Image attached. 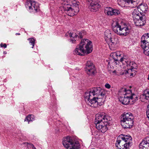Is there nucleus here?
Listing matches in <instances>:
<instances>
[{
	"mask_svg": "<svg viewBox=\"0 0 149 149\" xmlns=\"http://www.w3.org/2000/svg\"><path fill=\"white\" fill-rule=\"evenodd\" d=\"M111 119V117L104 113L96 114L95 123L96 128L102 133H104L108 130Z\"/></svg>",
	"mask_w": 149,
	"mask_h": 149,
	"instance_id": "1",
	"label": "nucleus"
},
{
	"mask_svg": "<svg viewBox=\"0 0 149 149\" xmlns=\"http://www.w3.org/2000/svg\"><path fill=\"white\" fill-rule=\"evenodd\" d=\"M61 4L65 13L70 16L77 14L79 11V2L77 0H62Z\"/></svg>",
	"mask_w": 149,
	"mask_h": 149,
	"instance_id": "2",
	"label": "nucleus"
},
{
	"mask_svg": "<svg viewBox=\"0 0 149 149\" xmlns=\"http://www.w3.org/2000/svg\"><path fill=\"white\" fill-rule=\"evenodd\" d=\"M113 31L116 34L120 36H126L128 35L131 28L128 24L117 19L113 20L111 24Z\"/></svg>",
	"mask_w": 149,
	"mask_h": 149,
	"instance_id": "3",
	"label": "nucleus"
},
{
	"mask_svg": "<svg viewBox=\"0 0 149 149\" xmlns=\"http://www.w3.org/2000/svg\"><path fill=\"white\" fill-rule=\"evenodd\" d=\"M93 47L91 41L87 39H83L76 47L74 52V54L80 56H83L84 54H88L92 52Z\"/></svg>",
	"mask_w": 149,
	"mask_h": 149,
	"instance_id": "4",
	"label": "nucleus"
},
{
	"mask_svg": "<svg viewBox=\"0 0 149 149\" xmlns=\"http://www.w3.org/2000/svg\"><path fill=\"white\" fill-rule=\"evenodd\" d=\"M122 91H124L123 94L119 97V100L123 104H132L138 100V97L132 92L131 90L123 88Z\"/></svg>",
	"mask_w": 149,
	"mask_h": 149,
	"instance_id": "5",
	"label": "nucleus"
},
{
	"mask_svg": "<svg viewBox=\"0 0 149 149\" xmlns=\"http://www.w3.org/2000/svg\"><path fill=\"white\" fill-rule=\"evenodd\" d=\"M119 138L122 140L117 141L116 145L117 149H127L132 145V138L130 136L121 134Z\"/></svg>",
	"mask_w": 149,
	"mask_h": 149,
	"instance_id": "6",
	"label": "nucleus"
},
{
	"mask_svg": "<svg viewBox=\"0 0 149 149\" xmlns=\"http://www.w3.org/2000/svg\"><path fill=\"white\" fill-rule=\"evenodd\" d=\"M96 95L98 97L102 96L106 97L105 92L104 90L99 87L92 88L90 91L85 92L84 96L85 101L88 100L89 99L94 97Z\"/></svg>",
	"mask_w": 149,
	"mask_h": 149,
	"instance_id": "7",
	"label": "nucleus"
},
{
	"mask_svg": "<svg viewBox=\"0 0 149 149\" xmlns=\"http://www.w3.org/2000/svg\"><path fill=\"white\" fill-rule=\"evenodd\" d=\"M62 143L67 149H79L80 148V145L78 141H73L69 136L63 138Z\"/></svg>",
	"mask_w": 149,
	"mask_h": 149,
	"instance_id": "8",
	"label": "nucleus"
},
{
	"mask_svg": "<svg viewBox=\"0 0 149 149\" xmlns=\"http://www.w3.org/2000/svg\"><path fill=\"white\" fill-rule=\"evenodd\" d=\"M98 97H94L92 99H89L88 101H86L87 104L92 107H97L98 105L100 106L102 105V103L104 101V99L103 100V98L104 97L103 96Z\"/></svg>",
	"mask_w": 149,
	"mask_h": 149,
	"instance_id": "9",
	"label": "nucleus"
},
{
	"mask_svg": "<svg viewBox=\"0 0 149 149\" xmlns=\"http://www.w3.org/2000/svg\"><path fill=\"white\" fill-rule=\"evenodd\" d=\"M25 6L30 12L36 13L39 10V7L37 3L31 0H27Z\"/></svg>",
	"mask_w": 149,
	"mask_h": 149,
	"instance_id": "10",
	"label": "nucleus"
},
{
	"mask_svg": "<svg viewBox=\"0 0 149 149\" xmlns=\"http://www.w3.org/2000/svg\"><path fill=\"white\" fill-rule=\"evenodd\" d=\"M65 36L68 37H70L69 41L71 43H75L76 40L81 39L83 37L82 33L79 31L75 33H72L68 31L66 33Z\"/></svg>",
	"mask_w": 149,
	"mask_h": 149,
	"instance_id": "11",
	"label": "nucleus"
},
{
	"mask_svg": "<svg viewBox=\"0 0 149 149\" xmlns=\"http://www.w3.org/2000/svg\"><path fill=\"white\" fill-rule=\"evenodd\" d=\"M86 71L89 75H93L96 72L95 67L92 62L88 61L86 63Z\"/></svg>",
	"mask_w": 149,
	"mask_h": 149,
	"instance_id": "12",
	"label": "nucleus"
},
{
	"mask_svg": "<svg viewBox=\"0 0 149 149\" xmlns=\"http://www.w3.org/2000/svg\"><path fill=\"white\" fill-rule=\"evenodd\" d=\"M90 4L89 8L90 10L95 12L98 10L101 6L98 3L99 0H87Z\"/></svg>",
	"mask_w": 149,
	"mask_h": 149,
	"instance_id": "13",
	"label": "nucleus"
},
{
	"mask_svg": "<svg viewBox=\"0 0 149 149\" xmlns=\"http://www.w3.org/2000/svg\"><path fill=\"white\" fill-rule=\"evenodd\" d=\"M104 12L105 14L109 16L117 15L120 14V12L117 9H115L110 7H107L105 8Z\"/></svg>",
	"mask_w": 149,
	"mask_h": 149,
	"instance_id": "14",
	"label": "nucleus"
},
{
	"mask_svg": "<svg viewBox=\"0 0 149 149\" xmlns=\"http://www.w3.org/2000/svg\"><path fill=\"white\" fill-rule=\"evenodd\" d=\"M140 149H149V137H145L139 145Z\"/></svg>",
	"mask_w": 149,
	"mask_h": 149,
	"instance_id": "15",
	"label": "nucleus"
},
{
	"mask_svg": "<svg viewBox=\"0 0 149 149\" xmlns=\"http://www.w3.org/2000/svg\"><path fill=\"white\" fill-rule=\"evenodd\" d=\"M145 15L141 16L140 18L134 20L135 25L137 26H143L145 24L146 21Z\"/></svg>",
	"mask_w": 149,
	"mask_h": 149,
	"instance_id": "16",
	"label": "nucleus"
},
{
	"mask_svg": "<svg viewBox=\"0 0 149 149\" xmlns=\"http://www.w3.org/2000/svg\"><path fill=\"white\" fill-rule=\"evenodd\" d=\"M121 121L132 120H134V117L132 114L130 112H124L121 115Z\"/></svg>",
	"mask_w": 149,
	"mask_h": 149,
	"instance_id": "17",
	"label": "nucleus"
},
{
	"mask_svg": "<svg viewBox=\"0 0 149 149\" xmlns=\"http://www.w3.org/2000/svg\"><path fill=\"white\" fill-rule=\"evenodd\" d=\"M122 126L124 128H130L132 127L134 124V120H126L121 121Z\"/></svg>",
	"mask_w": 149,
	"mask_h": 149,
	"instance_id": "18",
	"label": "nucleus"
},
{
	"mask_svg": "<svg viewBox=\"0 0 149 149\" xmlns=\"http://www.w3.org/2000/svg\"><path fill=\"white\" fill-rule=\"evenodd\" d=\"M143 0H123V1L127 2L129 6L131 8H136L138 4L139 1L141 2Z\"/></svg>",
	"mask_w": 149,
	"mask_h": 149,
	"instance_id": "19",
	"label": "nucleus"
},
{
	"mask_svg": "<svg viewBox=\"0 0 149 149\" xmlns=\"http://www.w3.org/2000/svg\"><path fill=\"white\" fill-rule=\"evenodd\" d=\"M136 8H138L140 13L143 14L142 16H144L145 15L146 12L148 9V7L146 4H143L141 3Z\"/></svg>",
	"mask_w": 149,
	"mask_h": 149,
	"instance_id": "20",
	"label": "nucleus"
},
{
	"mask_svg": "<svg viewBox=\"0 0 149 149\" xmlns=\"http://www.w3.org/2000/svg\"><path fill=\"white\" fill-rule=\"evenodd\" d=\"M122 52L118 51L112 53L110 55V57L113 59L114 61H117L120 59Z\"/></svg>",
	"mask_w": 149,
	"mask_h": 149,
	"instance_id": "21",
	"label": "nucleus"
},
{
	"mask_svg": "<svg viewBox=\"0 0 149 149\" xmlns=\"http://www.w3.org/2000/svg\"><path fill=\"white\" fill-rule=\"evenodd\" d=\"M141 46L143 49L144 53L146 55L149 56V43L141 42Z\"/></svg>",
	"mask_w": 149,
	"mask_h": 149,
	"instance_id": "22",
	"label": "nucleus"
},
{
	"mask_svg": "<svg viewBox=\"0 0 149 149\" xmlns=\"http://www.w3.org/2000/svg\"><path fill=\"white\" fill-rule=\"evenodd\" d=\"M132 17L133 19V20L135 19H138L140 18L142 16V14L141 13H140L139 11L138 10V8H135L134 10L132 13Z\"/></svg>",
	"mask_w": 149,
	"mask_h": 149,
	"instance_id": "23",
	"label": "nucleus"
},
{
	"mask_svg": "<svg viewBox=\"0 0 149 149\" xmlns=\"http://www.w3.org/2000/svg\"><path fill=\"white\" fill-rule=\"evenodd\" d=\"M109 42H110L109 47H110V45H111V47H115V45L118 42V37L116 36L111 37L110 40H109Z\"/></svg>",
	"mask_w": 149,
	"mask_h": 149,
	"instance_id": "24",
	"label": "nucleus"
},
{
	"mask_svg": "<svg viewBox=\"0 0 149 149\" xmlns=\"http://www.w3.org/2000/svg\"><path fill=\"white\" fill-rule=\"evenodd\" d=\"M128 65V71H126L125 73H128L130 70L132 72L133 69H136L137 67V64L133 61H130Z\"/></svg>",
	"mask_w": 149,
	"mask_h": 149,
	"instance_id": "25",
	"label": "nucleus"
},
{
	"mask_svg": "<svg viewBox=\"0 0 149 149\" xmlns=\"http://www.w3.org/2000/svg\"><path fill=\"white\" fill-rule=\"evenodd\" d=\"M111 31L109 29L106 30L104 33V38L107 42H109L111 38Z\"/></svg>",
	"mask_w": 149,
	"mask_h": 149,
	"instance_id": "26",
	"label": "nucleus"
},
{
	"mask_svg": "<svg viewBox=\"0 0 149 149\" xmlns=\"http://www.w3.org/2000/svg\"><path fill=\"white\" fill-rule=\"evenodd\" d=\"M141 42L149 43V33L144 34L141 38Z\"/></svg>",
	"mask_w": 149,
	"mask_h": 149,
	"instance_id": "27",
	"label": "nucleus"
},
{
	"mask_svg": "<svg viewBox=\"0 0 149 149\" xmlns=\"http://www.w3.org/2000/svg\"><path fill=\"white\" fill-rule=\"evenodd\" d=\"M120 61L123 64L126 65L127 67H128V65L130 62L129 61L128 58L126 56H124L123 57L121 56L120 58Z\"/></svg>",
	"mask_w": 149,
	"mask_h": 149,
	"instance_id": "28",
	"label": "nucleus"
},
{
	"mask_svg": "<svg viewBox=\"0 0 149 149\" xmlns=\"http://www.w3.org/2000/svg\"><path fill=\"white\" fill-rule=\"evenodd\" d=\"M34 120V117L33 115H29L27 116L24 119V121H27L28 123L30 121H32Z\"/></svg>",
	"mask_w": 149,
	"mask_h": 149,
	"instance_id": "29",
	"label": "nucleus"
},
{
	"mask_svg": "<svg viewBox=\"0 0 149 149\" xmlns=\"http://www.w3.org/2000/svg\"><path fill=\"white\" fill-rule=\"evenodd\" d=\"M28 39L29 41L30 45L32 46V47H31V48H33L35 45V39L33 38H29Z\"/></svg>",
	"mask_w": 149,
	"mask_h": 149,
	"instance_id": "30",
	"label": "nucleus"
},
{
	"mask_svg": "<svg viewBox=\"0 0 149 149\" xmlns=\"http://www.w3.org/2000/svg\"><path fill=\"white\" fill-rule=\"evenodd\" d=\"M24 144L27 145V147L28 148L30 147V149H36V148L32 144L30 143H23Z\"/></svg>",
	"mask_w": 149,
	"mask_h": 149,
	"instance_id": "31",
	"label": "nucleus"
},
{
	"mask_svg": "<svg viewBox=\"0 0 149 149\" xmlns=\"http://www.w3.org/2000/svg\"><path fill=\"white\" fill-rule=\"evenodd\" d=\"M144 95L146 99L149 100V89L145 91Z\"/></svg>",
	"mask_w": 149,
	"mask_h": 149,
	"instance_id": "32",
	"label": "nucleus"
},
{
	"mask_svg": "<svg viewBox=\"0 0 149 149\" xmlns=\"http://www.w3.org/2000/svg\"><path fill=\"white\" fill-rule=\"evenodd\" d=\"M105 88H107L109 89L111 87V86L108 83H106L105 84Z\"/></svg>",
	"mask_w": 149,
	"mask_h": 149,
	"instance_id": "33",
	"label": "nucleus"
},
{
	"mask_svg": "<svg viewBox=\"0 0 149 149\" xmlns=\"http://www.w3.org/2000/svg\"><path fill=\"white\" fill-rule=\"evenodd\" d=\"M1 47H3L4 48H6L7 47V45L6 44H3L1 43L0 44Z\"/></svg>",
	"mask_w": 149,
	"mask_h": 149,
	"instance_id": "34",
	"label": "nucleus"
},
{
	"mask_svg": "<svg viewBox=\"0 0 149 149\" xmlns=\"http://www.w3.org/2000/svg\"><path fill=\"white\" fill-rule=\"evenodd\" d=\"M113 73L115 74H116V75H118V74H117V71H116V70H114V71H113Z\"/></svg>",
	"mask_w": 149,
	"mask_h": 149,
	"instance_id": "35",
	"label": "nucleus"
},
{
	"mask_svg": "<svg viewBox=\"0 0 149 149\" xmlns=\"http://www.w3.org/2000/svg\"><path fill=\"white\" fill-rule=\"evenodd\" d=\"M148 110L147 111H149V104L148 106Z\"/></svg>",
	"mask_w": 149,
	"mask_h": 149,
	"instance_id": "36",
	"label": "nucleus"
},
{
	"mask_svg": "<svg viewBox=\"0 0 149 149\" xmlns=\"http://www.w3.org/2000/svg\"><path fill=\"white\" fill-rule=\"evenodd\" d=\"M134 74L133 73H131L130 74V76H133Z\"/></svg>",
	"mask_w": 149,
	"mask_h": 149,
	"instance_id": "37",
	"label": "nucleus"
},
{
	"mask_svg": "<svg viewBox=\"0 0 149 149\" xmlns=\"http://www.w3.org/2000/svg\"><path fill=\"white\" fill-rule=\"evenodd\" d=\"M16 35H20V34L19 33H16Z\"/></svg>",
	"mask_w": 149,
	"mask_h": 149,
	"instance_id": "38",
	"label": "nucleus"
},
{
	"mask_svg": "<svg viewBox=\"0 0 149 149\" xmlns=\"http://www.w3.org/2000/svg\"><path fill=\"white\" fill-rule=\"evenodd\" d=\"M6 53H7V52H3V53L4 54H6Z\"/></svg>",
	"mask_w": 149,
	"mask_h": 149,
	"instance_id": "39",
	"label": "nucleus"
},
{
	"mask_svg": "<svg viewBox=\"0 0 149 149\" xmlns=\"http://www.w3.org/2000/svg\"><path fill=\"white\" fill-rule=\"evenodd\" d=\"M121 93H122L121 91L120 92V91H119V94H121Z\"/></svg>",
	"mask_w": 149,
	"mask_h": 149,
	"instance_id": "40",
	"label": "nucleus"
},
{
	"mask_svg": "<svg viewBox=\"0 0 149 149\" xmlns=\"http://www.w3.org/2000/svg\"><path fill=\"white\" fill-rule=\"evenodd\" d=\"M147 79L148 80H149V74H148V77Z\"/></svg>",
	"mask_w": 149,
	"mask_h": 149,
	"instance_id": "41",
	"label": "nucleus"
}]
</instances>
